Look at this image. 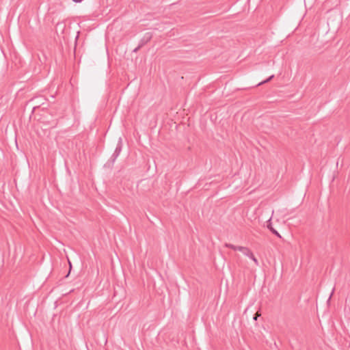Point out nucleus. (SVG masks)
<instances>
[{
	"label": "nucleus",
	"instance_id": "obj_1",
	"mask_svg": "<svg viewBox=\"0 0 350 350\" xmlns=\"http://www.w3.org/2000/svg\"><path fill=\"white\" fill-rule=\"evenodd\" d=\"M152 34L150 32L146 33L143 38L139 41V47H142L146 43H148L152 38Z\"/></svg>",
	"mask_w": 350,
	"mask_h": 350
},
{
	"label": "nucleus",
	"instance_id": "obj_2",
	"mask_svg": "<svg viewBox=\"0 0 350 350\" xmlns=\"http://www.w3.org/2000/svg\"><path fill=\"white\" fill-rule=\"evenodd\" d=\"M122 150V144L120 142H119L114 150V152L113 153L111 157V159L112 161V162L113 163L116 159L118 158V157L119 156L120 152Z\"/></svg>",
	"mask_w": 350,
	"mask_h": 350
},
{
	"label": "nucleus",
	"instance_id": "obj_3",
	"mask_svg": "<svg viewBox=\"0 0 350 350\" xmlns=\"http://www.w3.org/2000/svg\"><path fill=\"white\" fill-rule=\"evenodd\" d=\"M271 218L268 220L267 221V227L271 231V232L273 234H274L275 235H276L279 238H282L281 235L279 234V232L275 230L274 229L273 227H272V224H271Z\"/></svg>",
	"mask_w": 350,
	"mask_h": 350
},
{
	"label": "nucleus",
	"instance_id": "obj_4",
	"mask_svg": "<svg viewBox=\"0 0 350 350\" xmlns=\"http://www.w3.org/2000/svg\"><path fill=\"white\" fill-rule=\"evenodd\" d=\"M245 256H248L250 258H251L254 262V263L256 264V265H258V260L256 259V258L254 256L253 253L252 252V251L248 248V252H245L243 254Z\"/></svg>",
	"mask_w": 350,
	"mask_h": 350
},
{
	"label": "nucleus",
	"instance_id": "obj_5",
	"mask_svg": "<svg viewBox=\"0 0 350 350\" xmlns=\"http://www.w3.org/2000/svg\"><path fill=\"white\" fill-rule=\"evenodd\" d=\"M237 250L241 252L243 254L248 252V248L243 246H236Z\"/></svg>",
	"mask_w": 350,
	"mask_h": 350
},
{
	"label": "nucleus",
	"instance_id": "obj_6",
	"mask_svg": "<svg viewBox=\"0 0 350 350\" xmlns=\"http://www.w3.org/2000/svg\"><path fill=\"white\" fill-rule=\"evenodd\" d=\"M225 247H228V248H231L234 250H237V247H236V245H234L232 244H230V243H225L224 245Z\"/></svg>",
	"mask_w": 350,
	"mask_h": 350
},
{
	"label": "nucleus",
	"instance_id": "obj_7",
	"mask_svg": "<svg viewBox=\"0 0 350 350\" xmlns=\"http://www.w3.org/2000/svg\"><path fill=\"white\" fill-rule=\"evenodd\" d=\"M273 77H274V75H271V76H270V77H269L267 80H265V81H262V82H261V83H258V85H261V84H262V83H267V82L269 81L271 79H273Z\"/></svg>",
	"mask_w": 350,
	"mask_h": 350
},
{
	"label": "nucleus",
	"instance_id": "obj_8",
	"mask_svg": "<svg viewBox=\"0 0 350 350\" xmlns=\"http://www.w3.org/2000/svg\"><path fill=\"white\" fill-rule=\"evenodd\" d=\"M260 315H261V314H260V312H257L254 314V317H253L254 320V321H256V320H257V319H258Z\"/></svg>",
	"mask_w": 350,
	"mask_h": 350
},
{
	"label": "nucleus",
	"instance_id": "obj_9",
	"mask_svg": "<svg viewBox=\"0 0 350 350\" xmlns=\"http://www.w3.org/2000/svg\"><path fill=\"white\" fill-rule=\"evenodd\" d=\"M142 47H139V44L133 50V53H137Z\"/></svg>",
	"mask_w": 350,
	"mask_h": 350
},
{
	"label": "nucleus",
	"instance_id": "obj_10",
	"mask_svg": "<svg viewBox=\"0 0 350 350\" xmlns=\"http://www.w3.org/2000/svg\"><path fill=\"white\" fill-rule=\"evenodd\" d=\"M75 3H81L83 0H72Z\"/></svg>",
	"mask_w": 350,
	"mask_h": 350
},
{
	"label": "nucleus",
	"instance_id": "obj_11",
	"mask_svg": "<svg viewBox=\"0 0 350 350\" xmlns=\"http://www.w3.org/2000/svg\"><path fill=\"white\" fill-rule=\"evenodd\" d=\"M334 289H333V290H332V293H331V294H330V295H329V299H331V297H332V295H333V293H334Z\"/></svg>",
	"mask_w": 350,
	"mask_h": 350
},
{
	"label": "nucleus",
	"instance_id": "obj_12",
	"mask_svg": "<svg viewBox=\"0 0 350 350\" xmlns=\"http://www.w3.org/2000/svg\"><path fill=\"white\" fill-rule=\"evenodd\" d=\"M61 25H63V23H58L57 24V27H59V26H61Z\"/></svg>",
	"mask_w": 350,
	"mask_h": 350
},
{
	"label": "nucleus",
	"instance_id": "obj_13",
	"mask_svg": "<svg viewBox=\"0 0 350 350\" xmlns=\"http://www.w3.org/2000/svg\"><path fill=\"white\" fill-rule=\"evenodd\" d=\"M68 262H69L70 269L72 267L71 262L70 261H68Z\"/></svg>",
	"mask_w": 350,
	"mask_h": 350
}]
</instances>
